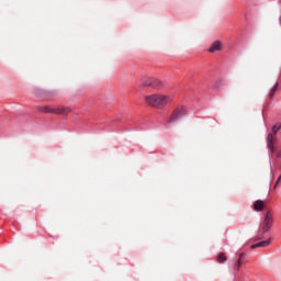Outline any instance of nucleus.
<instances>
[{
  "mask_svg": "<svg viewBox=\"0 0 281 281\" xmlns=\"http://www.w3.org/2000/svg\"><path fill=\"white\" fill-rule=\"evenodd\" d=\"M146 104L153 109H166V105L172 102V97L164 93H154L145 97Z\"/></svg>",
  "mask_w": 281,
  "mask_h": 281,
  "instance_id": "f257e3e1",
  "label": "nucleus"
},
{
  "mask_svg": "<svg viewBox=\"0 0 281 281\" xmlns=\"http://www.w3.org/2000/svg\"><path fill=\"white\" fill-rule=\"evenodd\" d=\"M37 110L42 113H54L55 115H69L71 113V108L67 106L52 108L49 105H40Z\"/></svg>",
  "mask_w": 281,
  "mask_h": 281,
  "instance_id": "f03ea898",
  "label": "nucleus"
},
{
  "mask_svg": "<svg viewBox=\"0 0 281 281\" xmlns=\"http://www.w3.org/2000/svg\"><path fill=\"white\" fill-rule=\"evenodd\" d=\"M186 115H188V109L183 105L178 106L172 111L167 122L168 124H175V122H179V120H181V117H186Z\"/></svg>",
  "mask_w": 281,
  "mask_h": 281,
  "instance_id": "7ed1b4c3",
  "label": "nucleus"
},
{
  "mask_svg": "<svg viewBox=\"0 0 281 281\" xmlns=\"http://www.w3.org/2000/svg\"><path fill=\"white\" fill-rule=\"evenodd\" d=\"M280 128H281V123H277L272 127V133L268 134L267 146H268L270 153H273V150H274L273 144H276V135H278V131H280Z\"/></svg>",
  "mask_w": 281,
  "mask_h": 281,
  "instance_id": "20e7f679",
  "label": "nucleus"
},
{
  "mask_svg": "<svg viewBox=\"0 0 281 281\" xmlns=\"http://www.w3.org/2000/svg\"><path fill=\"white\" fill-rule=\"evenodd\" d=\"M271 227H273V214L271 211H267L262 223L263 234H267Z\"/></svg>",
  "mask_w": 281,
  "mask_h": 281,
  "instance_id": "39448f33",
  "label": "nucleus"
},
{
  "mask_svg": "<svg viewBox=\"0 0 281 281\" xmlns=\"http://www.w3.org/2000/svg\"><path fill=\"white\" fill-rule=\"evenodd\" d=\"M265 205H267V202L262 201V200H257L254 203V210L255 212H262L265 210Z\"/></svg>",
  "mask_w": 281,
  "mask_h": 281,
  "instance_id": "423d86ee",
  "label": "nucleus"
},
{
  "mask_svg": "<svg viewBox=\"0 0 281 281\" xmlns=\"http://www.w3.org/2000/svg\"><path fill=\"white\" fill-rule=\"evenodd\" d=\"M221 49H223V43L216 41L214 42L211 47L209 48V52H211L212 54H214V52H221Z\"/></svg>",
  "mask_w": 281,
  "mask_h": 281,
  "instance_id": "0eeeda50",
  "label": "nucleus"
},
{
  "mask_svg": "<svg viewBox=\"0 0 281 281\" xmlns=\"http://www.w3.org/2000/svg\"><path fill=\"white\" fill-rule=\"evenodd\" d=\"M151 85H153V77H142L140 78L142 87H151Z\"/></svg>",
  "mask_w": 281,
  "mask_h": 281,
  "instance_id": "6e6552de",
  "label": "nucleus"
},
{
  "mask_svg": "<svg viewBox=\"0 0 281 281\" xmlns=\"http://www.w3.org/2000/svg\"><path fill=\"white\" fill-rule=\"evenodd\" d=\"M164 87V82L161 80L151 77V89H161Z\"/></svg>",
  "mask_w": 281,
  "mask_h": 281,
  "instance_id": "1a4fd4ad",
  "label": "nucleus"
},
{
  "mask_svg": "<svg viewBox=\"0 0 281 281\" xmlns=\"http://www.w3.org/2000/svg\"><path fill=\"white\" fill-rule=\"evenodd\" d=\"M270 244H271V239H268V240H263V241L254 244L252 246H250V248L258 249L259 247H269Z\"/></svg>",
  "mask_w": 281,
  "mask_h": 281,
  "instance_id": "9d476101",
  "label": "nucleus"
},
{
  "mask_svg": "<svg viewBox=\"0 0 281 281\" xmlns=\"http://www.w3.org/2000/svg\"><path fill=\"white\" fill-rule=\"evenodd\" d=\"M280 87V82H277L272 88L271 90L269 91L268 93V98L270 100H273V98H276V93L278 92V88Z\"/></svg>",
  "mask_w": 281,
  "mask_h": 281,
  "instance_id": "9b49d317",
  "label": "nucleus"
},
{
  "mask_svg": "<svg viewBox=\"0 0 281 281\" xmlns=\"http://www.w3.org/2000/svg\"><path fill=\"white\" fill-rule=\"evenodd\" d=\"M227 260V257L225 256L224 252H221L218 256H217V262L220 263H223Z\"/></svg>",
  "mask_w": 281,
  "mask_h": 281,
  "instance_id": "f8f14e48",
  "label": "nucleus"
},
{
  "mask_svg": "<svg viewBox=\"0 0 281 281\" xmlns=\"http://www.w3.org/2000/svg\"><path fill=\"white\" fill-rule=\"evenodd\" d=\"M240 267H243V260L239 257V259L237 260V265H235L234 267V271H240Z\"/></svg>",
  "mask_w": 281,
  "mask_h": 281,
  "instance_id": "ddd939ff",
  "label": "nucleus"
}]
</instances>
